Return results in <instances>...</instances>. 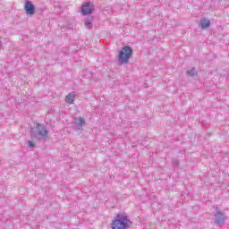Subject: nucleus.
<instances>
[{
  "label": "nucleus",
  "mask_w": 229,
  "mask_h": 229,
  "mask_svg": "<svg viewBox=\"0 0 229 229\" xmlns=\"http://www.w3.org/2000/svg\"><path fill=\"white\" fill-rule=\"evenodd\" d=\"M131 56H133V49L130 46L123 47L118 55V62L120 65L129 64Z\"/></svg>",
  "instance_id": "nucleus-2"
},
{
  "label": "nucleus",
  "mask_w": 229,
  "mask_h": 229,
  "mask_svg": "<svg viewBox=\"0 0 229 229\" xmlns=\"http://www.w3.org/2000/svg\"><path fill=\"white\" fill-rule=\"evenodd\" d=\"M187 76L194 77L198 76V72L196 71V68H192L191 70H188L186 72Z\"/></svg>",
  "instance_id": "nucleus-11"
},
{
  "label": "nucleus",
  "mask_w": 229,
  "mask_h": 229,
  "mask_svg": "<svg viewBox=\"0 0 229 229\" xmlns=\"http://www.w3.org/2000/svg\"><path fill=\"white\" fill-rule=\"evenodd\" d=\"M199 26H200L202 30H207V28H210V20L207 18H202L199 21Z\"/></svg>",
  "instance_id": "nucleus-8"
},
{
  "label": "nucleus",
  "mask_w": 229,
  "mask_h": 229,
  "mask_svg": "<svg viewBox=\"0 0 229 229\" xmlns=\"http://www.w3.org/2000/svg\"><path fill=\"white\" fill-rule=\"evenodd\" d=\"M92 21H94V16H92V15L88 16V17L84 20L85 27H86L88 30H91V28H92V26H93Z\"/></svg>",
  "instance_id": "nucleus-9"
},
{
  "label": "nucleus",
  "mask_w": 229,
  "mask_h": 229,
  "mask_svg": "<svg viewBox=\"0 0 229 229\" xmlns=\"http://www.w3.org/2000/svg\"><path fill=\"white\" fill-rule=\"evenodd\" d=\"M172 165H173V167H178V165H180V160H178V159H174V160L172 161Z\"/></svg>",
  "instance_id": "nucleus-12"
},
{
  "label": "nucleus",
  "mask_w": 229,
  "mask_h": 229,
  "mask_svg": "<svg viewBox=\"0 0 229 229\" xmlns=\"http://www.w3.org/2000/svg\"><path fill=\"white\" fill-rule=\"evenodd\" d=\"M30 135L33 137H39V139H47L49 135V131L44 124L37 123L36 128L30 129Z\"/></svg>",
  "instance_id": "nucleus-3"
},
{
  "label": "nucleus",
  "mask_w": 229,
  "mask_h": 229,
  "mask_svg": "<svg viewBox=\"0 0 229 229\" xmlns=\"http://www.w3.org/2000/svg\"><path fill=\"white\" fill-rule=\"evenodd\" d=\"M94 4L92 2H86L81 7L82 15H90L94 13Z\"/></svg>",
  "instance_id": "nucleus-4"
},
{
  "label": "nucleus",
  "mask_w": 229,
  "mask_h": 229,
  "mask_svg": "<svg viewBox=\"0 0 229 229\" xmlns=\"http://www.w3.org/2000/svg\"><path fill=\"white\" fill-rule=\"evenodd\" d=\"M77 130H81V128L87 126V122L84 120L83 117L80 116L78 118H74L72 123Z\"/></svg>",
  "instance_id": "nucleus-7"
},
{
  "label": "nucleus",
  "mask_w": 229,
  "mask_h": 229,
  "mask_svg": "<svg viewBox=\"0 0 229 229\" xmlns=\"http://www.w3.org/2000/svg\"><path fill=\"white\" fill-rule=\"evenodd\" d=\"M76 98V95L74 94V92L69 93L66 98H65V101L66 103H68L69 105H73L74 104V98Z\"/></svg>",
  "instance_id": "nucleus-10"
},
{
  "label": "nucleus",
  "mask_w": 229,
  "mask_h": 229,
  "mask_svg": "<svg viewBox=\"0 0 229 229\" xmlns=\"http://www.w3.org/2000/svg\"><path fill=\"white\" fill-rule=\"evenodd\" d=\"M24 10L26 12L27 15H35V4L31 3V1H26L25 5H24Z\"/></svg>",
  "instance_id": "nucleus-5"
},
{
  "label": "nucleus",
  "mask_w": 229,
  "mask_h": 229,
  "mask_svg": "<svg viewBox=\"0 0 229 229\" xmlns=\"http://www.w3.org/2000/svg\"><path fill=\"white\" fill-rule=\"evenodd\" d=\"M226 219V216H225V213L221 211H217L215 214V224L216 225H225V220Z\"/></svg>",
  "instance_id": "nucleus-6"
},
{
  "label": "nucleus",
  "mask_w": 229,
  "mask_h": 229,
  "mask_svg": "<svg viewBox=\"0 0 229 229\" xmlns=\"http://www.w3.org/2000/svg\"><path fill=\"white\" fill-rule=\"evenodd\" d=\"M28 146H29V148H35V141H33V140H29Z\"/></svg>",
  "instance_id": "nucleus-13"
},
{
  "label": "nucleus",
  "mask_w": 229,
  "mask_h": 229,
  "mask_svg": "<svg viewBox=\"0 0 229 229\" xmlns=\"http://www.w3.org/2000/svg\"><path fill=\"white\" fill-rule=\"evenodd\" d=\"M133 222L128 218L126 214H117L111 223L112 229H130Z\"/></svg>",
  "instance_id": "nucleus-1"
}]
</instances>
